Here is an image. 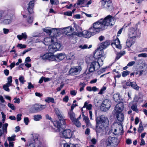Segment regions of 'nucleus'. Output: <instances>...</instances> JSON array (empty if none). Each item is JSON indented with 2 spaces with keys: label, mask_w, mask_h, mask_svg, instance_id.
<instances>
[{
  "label": "nucleus",
  "mask_w": 147,
  "mask_h": 147,
  "mask_svg": "<svg viewBox=\"0 0 147 147\" xmlns=\"http://www.w3.org/2000/svg\"><path fill=\"white\" fill-rule=\"evenodd\" d=\"M115 22V19L111 16L108 15L104 19H101L94 23L93 27L91 28L92 31H94V32L96 34L101 30L106 29L107 26L114 25Z\"/></svg>",
  "instance_id": "obj_1"
},
{
  "label": "nucleus",
  "mask_w": 147,
  "mask_h": 147,
  "mask_svg": "<svg viewBox=\"0 0 147 147\" xmlns=\"http://www.w3.org/2000/svg\"><path fill=\"white\" fill-rule=\"evenodd\" d=\"M56 39L55 37H47L44 38V43L46 45H48L50 43L51 45H49L48 50L50 52H55L60 50L61 45L57 42L53 43L55 40Z\"/></svg>",
  "instance_id": "obj_2"
},
{
  "label": "nucleus",
  "mask_w": 147,
  "mask_h": 147,
  "mask_svg": "<svg viewBox=\"0 0 147 147\" xmlns=\"http://www.w3.org/2000/svg\"><path fill=\"white\" fill-rule=\"evenodd\" d=\"M13 17V15L9 12L0 10V21L2 24L8 25L11 24Z\"/></svg>",
  "instance_id": "obj_3"
},
{
  "label": "nucleus",
  "mask_w": 147,
  "mask_h": 147,
  "mask_svg": "<svg viewBox=\"0 0 147 147\" xmlns=\"http://www.w3.org/2000/svg\"><path fill=\"white\" fill-rule=\"evenodd\" d=\"M128 35L130 38L135 40L140 36V33L137 28H130L129 30Z\"/></svg>",
  "instance_id": "obj_4"
},
{
  "label": "nucleus",
  "mask_w": 147,
  "mask_h": 147,
  "mask_svg": "<svg viewBox=\"0 0 147 147\" xmlns=\"http://www.w3.org/2000/svg\"><path fill=\"white\" fill-rule=\"evenodd\" d=\"M68 115L71 120L77 127L81 126V123L78 119L76 118V115L73 111H68Z\"/></svg>",
  "instance_id": "obj_5"
},
{
  "label": "nucleus",
  "mask_w": 147,
  "mask_h": 147,
  "mask_svg": "<svg viewBox=\"0 0 147 147\" xmlns=\"http://www.w3.org/2000/svg\"><path fill=\"white\" fill-rule=\"evenodd\" d=\"M90 59L92 62L88 65V68L89 72L91 73L98 70L100 67V65L98 62Z\"/></svg>",
  "instance_id": "obj_6"
},
{
  "label": "nucleus",
  "mask_w": 147,
  "mask_h": 147,
  "mask_svg": "<svg viewBox=\"0 0 147 147\" xmlns=\"http://www.w3.org/2000/svg\"><path fill=\"white\" fill-rule=\"evenodd\" d=\"M108 121V119L107 117L102 115L96 118V125L97 126H102V127H104L107 124Z\"/></svg>",
  "instance_id": "obj_7"
},
{
  "label": "nucleus",
  "mask_w": 147,
  "mask_h": 147,
  "mask_svg": "<svg viewBox=\"0 0 147 147\" xmlns=\"http://www.w3.org/2000/svg\"><path fill=\"white\" fill-rule=\"evenodd\" d=\"M111 102L110 100L107 99L105 100L100 107L101 111H106L108 110L111 106Z\"/></svg>",
  "instance_id": "obj_8"
},
{
  "label": "nucleus",
  "mask_w": 147,
  "mask_h": 147,
  "mask_svg": "<svg viewBox=\"0 0 147 147\" xmlns=\"http://www.w3.org/2000/svg\"><path fill=\"white\" fill-rule=\"evenodd\" d=\"M80 66L73 67L71 68L69 71V74L71 75H76L79 73L82 70Z\"/></svg>",
  "instance_id": "obj_9"
},
{
  "label": "nucleus",
  "mask_w": 147,
  "mask_h": 147,
  "mask_svg": "<svg viewBox=\"0 0 147 147\" xmlns=\"http://www.w3.org/2000/svg\"><path fill=\"white\" fill-rule=\"evenodd\" d=\"M103 51L100 49L97 50L96 51L95 53L94 54L93 56H90L89 58L90 59L93 61L95 60L98 58L101 57L102 55Z\"/></svg>",
  "instance_id": "obj_10"
},
{
  "label": "nucleus",
  "mask_w": 147,
  "mask_h": 147,
  "mask_svg": "<svg viewBox=\"0 0 147 147\" xmlns=\"http://www.w3.org/2000/svg\"><path fill=\"white\" fill-rule=\"evenodd\" d=\"M40 57L44 60H48L50 61H53L54 60V55L53 53H46L41 55Z\"/></svg>",
  "instance_id": "obj_11"
},
{
  "label": "nucleus",
  "mask_w": 147,
  "mask_h": 147,
  "mask_svg": "<svg viewBox=\"0 0 147 147\" xmlns=\"http://www.w3.org/2000/svg\"><path fill=\"white\" fill-rule=\"evenodd\" d=\"M92 28H90L88 30H84L83 31V37L87 38H89L95 34V33L94 32V31H92Z\"/></svg>",
  "instance_id": "obj_12"
},
{
  "label": "nucleus",
  "mask_w": 147,
  "mask_h": 147,
  "mask_svg": "<svg viewBox=\"0 0 147 147\" xmlns=\"http://www.w3.org/2000/svg\"><path fill=\"white\" fill-rule=\"evenodd\" d=\"M8 124L5 123L2 125V123L0 122V137L1 136L4 134H6L7 133V127Z\"/></svg>",
  "instance_id": "obj_13"
},
{
  "label": "nucleus",
  "mask_w": 147,
  "mask_h": 147,
  "mask_svg": "<svg viewBox=\"0 0 147 147\" xmlns=\"http://www.w3.org/2000/svg\"><path fill=\"white\" fill-rule=\"evenodd\" d=\"M54 61H60L66 57V55L64 53H60L56 55H54Z\"/></svg>",
  "instance_id": "obj_14"
},
{
  "label": "nucleus",
  "mask_w": 147,
  "mask_h": 147,
  "mask_svg": "<svg viewBox=\"0 0 147 147\" xmlns=\"http://www.w3.org/2000/svg\"><path fill=\"white\" fill-rule=\"evenodd\" d=\"M72 133L71 130L69 129L64 130L62 134V136L63 138H69L71 137Z\"/></svg>",
  "instance_id": "obj_15"
},
{
  "label": "nucleus",
  "mask_w": 147,
  "mask_h": 147,
  "mask_svg": "<svg viewBox=\"0 0 147 147\" xmlns=\"http://www.w3.org/2000/svg\"><path fill=\"white\" fill-rule=\"evenodd\" d=\"M102 5L103 7L108 9L112 6V2L110 0H101Z\"/></svg>",
  "instance_id": "obj_16"
},
{
  "label": "nucleus",
  "mask_w": 147,
  "mask_h": 147,
  "mask_svg": "<svg viewBox=\"0 0 147 147\" xmlns=\"http://www.w3.org/2000/svg\"><path fill=\"white\" fill-rule=\"evenodd\" d=\"M115 138L114 137H109L107 139V145L109 147H115V144L114 143Z\"/></svg>",
  "instance_id": "obj_17"
},
{
  "label": "nucleus",
  "mask_w": 147,
  "mask_h": 147,
  "mask_svg": "<svg viewBox=\"0 0 147 147\" xmlns=\"http://www.w3.org/2000/svg\"><path fill=\"white\" fill-rule=\"evenodd\" d=\"M124 108V105L123 103H119L115 106V110L116 113L121 112Z\"/></svg>",
  "instance_id": "obj_18"
},
{
  "label": "nucleus",
  "mask_w": 147,
  "mask_h": 147,
  "mask_svg": "<svg viewBox=\"0 0 147 147\" xmlns=\"http://www.w3.org/2000/svg\"><path fill=\"white\" fill-rule=\"evenodd\" d=\"M31 142H34V143L36 144L39 142L38 140V135L37 134H34L31 135Z\"/></svg>",
  "instance_id": "obj_19"
},
{
  "label": "nucleus",
  "mask_w": 147,
  "mask_h": 147,
  "mask_svg": "<svg viewBox=\"0 0 147 147\" xmlns=\"http://www.w3.org/2000/svg\"><path fill=\"white\" fill-rule=\"evenodd\" d=\"M34 1H30L28 4L27 9L28 12L30 13H32L33 11V8L34 7Z\"/></svg>",
  "instance_id": "obj_20"
},
{
  "label": "nucleus",
  "mask_w": 147,
  "mask_h": 147,
  "mask_svg": "<svg viewBox=\"0 0 147 147\" xmlns=\"http://www.w3.org/2000/svg\"><path fill=\"white\" fill-rule=\"evenodd\" d=\"M135 40L132 39L131 38H129L126 42V45L128 47H129L133 45L135 42Z\"/></svg>",
  "instance_id": "obj_21"
},
{
  "label": "nucleus",
  "mask_w": 147,
  "mask_h": 147,
  "mask_svg": "<svg viewBox=\"0 0 147 147\" xmlns=\"http://www.w3.org/2000/svg\"><path fill=\"white\" fill-rule=\"evenodd\" d=\"M59 120L61 121V122L62 123V124L63 125H66L65 122V119H64L65 117L63 115H62L61 113L57 116Z\"/></svg>",
  "instance_id": "obj_22"
},
{
  "label": "nucleus",
  "mask_w": 147,
  "mask_h": 147,
  "mask_svg": "<svg viewBox=\"0 0 147 147\" xmlns=\"http://www.w3.org/2000/svg\"><path fill=\"white\" fill-rule=\"evenodd\" d=\"M116 117L118 120L120 121H123L124 119L123 114L121 112L117 113Z\"/></svg>",
  "instance_id": "obj_23"
},
{
  "label": "nucleus",
  "mask_w": 147,
  "mask_h": 147,
  "mask_svg": "<svg viewBox=\"0 0 147 147\" xmlns=\"http://www.w3.org/2000/svg\"><path fill=\"white\" fill-rule=\"evenodd\" d=\"M113 98L114 100L116 102H119L121 98V96L119 94H114L113 95Z\"/></svg>",
  "instance_id": "obj_24"
},
{
  "label": "nucleus",
  "mask_w": 147,
  "mask_h": 147,
  "mask_svg": "<svg viewBox=\"0 0 147 147\" xmlns=\"http://www.w3.org/2000/svg\"><path fill=\"white\" fill-rule=\"evenodd\" d=\"M67 59L69 60H73L75 59V54L74 53H70L68 55H66Z\"/></svg>",
  "instance_id": "obj_25"
},
{
  "label": "nucleus",
  "mask_w": 147,
  "mask_h": 147,
  "mask_svg": "<svg viewBox=\"0 0 147 147\" xmlns=\"http://www.w3.org/2000/svg\"><path fill=\"white\" fill-rule=\"evenodd\" d=\"M114 44L116 48L119 49H121V46L120 44V41L118 38H117L115 39Z\"/></svg>",
  "instance_id": "obj_26"
},
{
  "label": "nucleus",
  "mask_w": 147,
  "mask_h": 147,
  "mask_svg": "<svg viewBox=\"0 0 147 147\" xmlns=\"http://www.w3.org/2000/svg\"><path fill=\"white\" fill-rule=\"evenodd\" d=\"M110 44V42L108 41H106L103 42L101 43V47L103 49H105Z\"/></svg>",
  "instance_id": "obj_27"
},
{
  "label": "nucleus",
  "mask_w": 147,
  "mask_h": 147,
  "mask_svg": "<svg viewBox=\"0 0 147 147\" xmlns=\"http://www.w3.org/2000/svg\"><path fill=\"white\" fill-rule=\"evenodd\" d=\"M40 107L39 104H36L34 105L33 109L36 112H38L40 111Z\"/></svg>",
  "instance_id": "obj_28"
},
{
  "label": "nucleus",
  "mask_w": 147,
  "mask_h": 147,
  "mask_svg": "<svg viewBox=\"0 0 147 147\" xmlns=\"http://www.w3.org/2000/svg\"><path fill=\"white\" fill-rule=\"evenodd\" d=\"M54 126L57 127L58 130L59 131L60 130V129L61 128V124L59 121H55L53 122Z\"/></svg>",
  "instance_id": "obj_29"
},
{
  "label": "nucleus",
  "mask_w": 147,
  "mask_h": 147,
  "mask_svg": "<svg viewBox=\"0 0 147 147\" xmlns=\"http://www.w3.org/2000/svg\"><path fill=\"white\" fill-rule=\"evenodd\" d=\"M33 119L36 121H38L42 119V116L40 115H34L33 116Z\"/></svg>",
  "instance_id": "obj_30"
},
{
  "label": "nucleus",
  "mask_w": 147,
  "mask_h": 147,
  "mask_svg": "<svg viewBox=\"0 0 147 147\" xmlns=\"http://www.w3.org/2000/svg\"><path fill=\"white\" fill-rule=\"evenodd\" d=\"M45 101L48 103H49L50 102L52 103L55 102L54 99L53 98L50 97H47L45 100Z\"/></svg>",
  "instance_id": "obj_31"
},
{
  "label": "nucleus",
  "mask_w": 147,
  "mask_h": 147,
  "mask_svg": "<svg viewBox=\"0 0 147 147\" xmlns=\"http://www.w3.org/2000/svg\"><path fill=\"white\" fill-rule=\"evenodd\" d=\"M86 0H78L77 3L75 4V6H76V5H79L84 4L86 2Z\"/></svg>",
  "instance_id": "obj_32"
},
{
  "label": "nucleus",
  "mask_w": 147,
  "mask_h": 147,
  "mask_svg": "<svg viewBox=\"0 0 147 147\" xmlns=\"http://www.w3.org/2000/svg\"><path fill=\"white\" fill-rule=\"evenodd\" d=\"M131 86L133 88L136 90H138L139 89V87L137 85L136 82H132Z\"/></svg>",
  "instance_id": "obj_33"
},
{
  "label": "nucleus",
  "mask_w": 147,
  "mask_h": 147,
  "mask_svg": "<svg viewBox=\"0 0 147 147\" xmlns=\"http://www.w3.org/2000/svg\"><path fill=\"white\" fill-rule=\"evenodd\" d=\"M74 27L77 32H80L82 31V29L81 27H80L74 23Z\"/></svg>",
  "instance_id": "obj_34"
},
{
  "label": "nucleus",
  "mask_w": 147,
  "mask_h": 147,
  "mask_svg": "<svg viewBox=\"0 0 147 147\" xmlns=\"http://www.w3.org/2000/svg\"><path fill=\"white\" fill-rule=\"evenodd\" d=\"M144 130V128L143 127L142 122H140L139 123V127L138 129V132L141 133Z\"/></svg>",
  "instance_id": "obj_35"
},
{
  "label": "nucleus",
  "mask_w": 147,
  "mask_h": 147,
  "mask_svg": "<svg viewBox=\"0 0 147 147\" xmlns=\"http://www.w3.org/2000/svg\"><path fill=\"white\" fill-rule=\"evenodd\" d=\"M59 32L58 29L57 28H51V34L53 33L54 36L56 35V33H58Z\"/></svg>",
  "instance_id": "obj_36"
},
{
  "label": "nucleus",
  "mask_w": 147,
  "mask_h": 147,
  "mask_svg": "<svg viewBox=\"0 0 147 147\" xmlns=\"http://www.w3.org/2000/svg\"><path fill=\"white\" fill-rule=\"evenodd\" d=\"M51 28L50 27H47L43 29V31L48 34L49 35L51 34Z\"/></svg>",
  "instance_id": "obj_37"
},
{
  "label": "nucleus",
  "mask_w": 147,
  "mask_h": 147,
  "mask_svg": "<svg viewBox=\"0 0 147 147\" xmlns=\"http://www.w3.org/2000/svg\"><path fill=\"white\" fill-rule=\"evenodd\" d=\"M10 86H11L6 83L3 85V88L4 90L9 92L10 90L8 88Z\"/></svg>",
  "instance_id": "obj_38"
},
{
  "label": "nucleus",
  "mask_w": 147,
  "mask_h": 147,
  "mask_svg": "<svg viewBox=\"0 0 147 147\" xmlns=\"http://www.w3.org/2000/svg\"><path fill=\"white\" fill-rule=\"evenodd\" d=\"M64 29L65 30V32H66V33H67L71 32L72 30V28L71 27L69 26L64 28Z\"/></svg>",
  "instance_id": "obj_39"
},
{
  "label": "nucleus",
  "mask_w": 147,
  "mask_h": 147,
  "mask_svg": "<svg viewBox=\"0 0 147 147\" xmlns=\"http://www.w3.org/2000/svg\"><path fill=\"white\" fill-rule=\"evenodd\" d=\"M16 137V136L14 135L11 137H8L7 138V140L9 142H13L15 140V138Z\"/></svg>",
  "instance_id": "obj_40"
},
{
  "label": "nucleus",
  "mask_w": 147,
  "mask_h": 147,
  "mask_svg": "<svg viewBox=\"0 0 147 147\" xmlns=\"http://www.w3.org/2000/svg\"><path fill=\"white\" fill-rule=\"evenodd\" d=\"M26 21L28 24H31L33 21V18L32 17H28L26 19Z\"/></svg>",
  "instance_id": "obj_41"
},
{
  "label": "nucleus",
  "mask_w": 147,
  "mask_h": 147,
  "mask_svg": "<svg viewBox=\"0 0 147 147\" xmlns=\"http://www.w3.org/2000/svg\"><path fill=\"white\" fill-rule=\"evenodd\" d=\"M7 82L6 84H8L11 86V83L12 81V76H10L9 77H8L7 78Z\"/></svg>",
  "instance_id": "obj_42"
},
{
  "label": "nucleus",
  "mask_w": 147,
  "mask_h": 147,
  "mask_svg": "<svg viewBox=\"0 0 147 147\" xmlns=\"http://www.w3.org/2000/svg\"><path fill=\"white\" fill-rule=\"evenodd\" d=\"M130 73V72L126 70L123 71L122 73V76L123 77L126 76Z\"/></svg>",
  "instance_id": "obj_43"
},
{
  "label": "nucleus",
  "mask_w": 147,
  "mask_h": 147,
  "mask_svg": "<svg viewBox=\"0 0 147 147\" xmlns=\"http://www.w3.org/2000/svg\"><path fill=\"white\" fill-rule=\"evenodd\" d=\"M132 109L136 112H138V109L137 108V106L136 105H133L131 107Z\"/></svg>",
  "instance_id": "obj_44"
},
{
  "label": "nucleus",
  "mask_w": 147,
  "mask_h": 147,
  "mask_svg": "<svg viewBox=\"0 0 147 147\" xmlns=\"http://www.w3.org/2000/svg\"><path fill=\"white\" fill-rule=\"evenodd\" d=\"M86 84L84 83H80V86L81 87L80 89V91L81 92L84 89V88Z\"/></svg>",
  "instance_id": "obj_45"
},
{
  "label": "nucleus",
  "mask_w": 147,
  "mask_h": 147,
  "mask_svg": "<svg viewBox=\"0 0 147 147\" xmlns=\"http://www.w3.org/2000/svg\"><path fill=\"white\" fill-rule=\"evenodd\" d=\"M19 80L22 84H24L26 81L24 80V77L23 76H21L19 78Z\"/></svg>",
  "instance_id": "obj_46"
},
{
  "label": "nucleus",
  "mask_w": 147,
  "mask_h": 147,
  "mask_svg": "<svg viewBox=\"0 0 147 147\" xmlns=\"http://www.w3.org/2000/svg\"><path fill=\"white\" fill-rule=\"evenodd\" d=\"M100 126H97L96 125V132L97 134L101 132L102 131V129L100 127Z\"/></svg>",
  "instance_id": "obj_47"
},
{
  "label": "nucleus",
  "mask_w": 147,
  "mask_h": 147,
  "mask_svg": "<svg viewBox=\"0 0 147 147\" xmlns=\"http://www.w3.org/2000/svg\"><path fill=\"white\" fill-rule=\"evenodd\" d=\"M8 106L10 107L11 109L15 110L16 109V108L15 106L13 104H11L10 103H9L8 104Z\"/></svg>",
  "instance_id": "obj_48"
},
{
  "label": "nucleus",
  "mask_w": 147,
  "mask_h": 147,
  "mask_svg": "<svg viewBox=\"0 0 147 147\" xmlns=\"http://www.w3.org/2000/svg\"><path fill=\"white\" fill-rule=\"evenodd\" d=\"M50 3L52 5H55L59 4V1L57 0H50Z\"/></svg>",
  "instance_id": "obj_49"
},
{
  "label": "nucleus",
  "mask_w": 147,
  "mask_h": 147,
  "mask_svg": "<svg viewBox=\"0 0 147 147\" xmlns=\"http://www.w3.org/2000/svg\"><path fill=\"white\" fill-rule=\"evenodd\" d=\"M106 89V88L105 87H103L100 90L99 92L98 93V94H102L104 92V91Z\"/></svg>",
  "instance_id": "obj_50"
},
{
  "label": "nucleus",
  "mask_w": 147,
  "mask_h": 147,
  "mask_svg": "<svg viewBox=\"0 0 147 147\" xmlns=\"http://www.w3.org/2000/svg\"><path fill=\"white\" fill-rule=\"evenodd\" d=\"M82 116L83 117V120L85 121L86 123L89 121L88 117L87 116H86L84 114H83Z\"/></svg>",
  "instance_id": "obj_51"
},
{
  "label": "nucleus",
  "mask_w": 147,
  "mask_h": 147,
  "mask_svg": "<svg viewBox=\"0 0 147 147\" xmlns=\"http://www.w3.org/2000/svg\"><path fill=\"white\" fill-rule=\"evenodd\" d=\"M24 122L26 125H28L29 122V119L28 117H25L24 119Z\"/></svg>",
  "instance_id": "obj_52"
},
{
  "label": "nucleus",
  "mask_w": 147,
  "mask_h": 147,
  "mask_svg": "<svg viewBox=\"0 0 147 147\" xmlns=\"http://www.w3.org/2000/svg\"><path fill=\"white\" fill-rule=\"evenodd\" d=\"M34 143V142H30V143L29 145L26 146L25 147H36Z\"/></svg>",
  "instance_id": "obj_53"
},
{
  "label": "nucleus",
  "mask_w": 147,
  "mask_h": 147,
  "mask_svg": "<svg viewBox=\"0 0 147 147\" xmlns=\"http://www.w3.org/2000/svg\"><path fill=\"white\" fill-rule=\"evenodd\" d=\"M64 14L69 16H72V12L71 11L65 12L64 13Z\"/></svg>",
  "instance_id": "obj_54"
},
{
  "label": "nucleus",
  "mask_w": 147,
  "mask_h": 147,
  "mask_svg": "<svg viewBox=\"0 0 147 147\" xmlns=\"http://www.w3.org/2000/svg\"><path fill=\"white\" fill-rule=\"evenodd\" d=\"M79 47L81 49H87L88 48V46L87 45H80Z\"/></svg>",
  "instance_id": "obj_55"
},
{
  "label": "nucleus",
  "mask_w": 147,
  "mask_h": 147,
  "mask_svg": "<svg viewBox=\"0 0 147 147\" xmlns=\"http://www.w3.org/2000/svg\"><path fill=\"white\" fill-rule=\"evenodd\" d=\"M22 115L21 114H18L17 116V120L18 121H20L21 119V117Z\"/></svg>",
  "instance_id": "obj_56"
},
{
  "label": "nucleus",
  "mask_w": 147,
  "mask_h": 147,
  "mask_svg": "<svg viewBox=\"0 0 147 147\" xmlns=\"http://www.w3.org/2000/svg\"><path fill=\"white\" fill-rule=\"evenodd\" d=\"M18 47H19L21 49L25 48L26 47V46L25 45H22V44H19L18 45Z\"/></svg>",
  "instance_id": "obj_57"
},
{
  "label": "nucleus",
  "mask_w": 147,
  "mask_h": 147,
  "mask_svg": "<svg viewBox=\"0 0 147 147\" xmlns=\"http://www.w3.org/2000/svg\"><path fill=\"white\" fill-rule=\"evenodd\" d=\"M54 111L57 116L59 115L61 113L59 111L57 108H55L54 109Z\"/></svg>",
  "instance_id": "obj_58"
},
{
  "label": "nucleus",
  "mask_w": 147,
  "mask_h": 147,
  "mask_svg": "<svg viewBox=\"0 0 147 147\" xmlns=\"http://www.w3.org/2000/svg\"><path fill=\"white\" fill-rule=\"evenodd\" d=\"M28 84V89H30L31 88H34V86L31 82H29Z\"/></svg>",
  "instance_id": "obj_59"
},
{
  "label": "nucleus",
  "mask_w": 147,
  "mask_h": 147,
  "mask_svg": "<svg viewBox=\"0 0 147 147\" xmlns=\"http://www.w3.org/2000/svg\"><path fill=\"white\" fill-rule=\"evenodd\" d=\"M138 57H147V54L146 53H141L138 55Z\"/></svg>",
  "instance_id": "obj_60"
},
{
  "label": "nucleus",
  "mask_w": 147,
  "mask_h": 147,
  "mask_svg": "<svg viewBox=\"0 0 147 147\" xmlns=\"http://www.w3.org/2000/svg\"><path fill=\"white\" fill-rule=\"evenodd\" d=\"M77 93V91L74 90L71 91L70 92L71 95L74 96L76 95Z\"/></svg>",
  "instance_id": "obj_61"
},
{
  "label": "nucleus",
  "mask_w": 147,
  "mask_h": 147,
  "mask_svg": "<svg viewBox=\"0 0 147 147\" xmlns=\"http://www.w3.org/2000/svg\"><path fill=\"white\" fill-rule=\"evenodd\" d=\"M3 33L5 34H8L9 32V30L8 29L3 28Z\"/></svg>",
  "instance_id": "obj_62"
},
{
  "label": "nucleus",
  "mask_w": 147,
  "mask_h": 147,
  "mask_svg": "<svg viewBox=\"0 0 147 147\" xmlns=\"http://www.w3.org/2000/svg\"><path fill=\"white\" fill-rule=\"evenodd\" d=\"M135 63L134 61H132L129 62L127 65L128 66H131L133 65Z\"/></svg>",
  "instance_id": "obj_63"
},
{
  "label": "nucleus",
  "mask_w": 147,
  "mask_h": 147,
  "mask_svg": "<svg viewBox=\"0 0 147 147\" xmlns=\"http://www.w3.org/2000/svg\"><path fill=\"white\" fill-rule=\"evenodd\" d=\"M63 101L65 102H67L69 100V97L67 96H66L63 99Z\"/></svg>",
  "instance_id": "obj_64"
}]
</instances>
